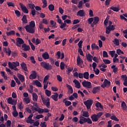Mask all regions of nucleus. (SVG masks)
Instances as JSON below:
<instances>
[{
    "instance_id": "5701e85b",
    "label": "nucleus",
    "mask_w": 127,
    "mask_h": 127,
    "mask_svg": "<svg viewBox=\"0 0 127 127\" xmlns=\"http://www.w3.org/2000/svg\"><path fill=\"white\" fill-rule=\"evenodd\" d=\"M33 101L34 102H37V99H38V96L36 93H32Z\"/></svg>"
},
{
    "instance_id": "13d9d810",
    "label": "nucleus",
    "mask_w": 127,
    "mask_h": 127,
    "mask_svg": "<svg viewBox=\"0 0 127 127\" xmlns=\"http://www.w3.org/2000/svg\"><path fill=\"white\" fill-rule=\"evenodd\" d=\"M82 44H83V41H80L78 43V46L79 49H82Z\"/></svg>"
},
{
    "instance_id": "3c124183",
    "label": "nucleus",
    "mask_w": 127,
    "mask_h": 127,
    "mask_svg": "<svg viewBox=\"0 0 127 127\" xmlns=\"http://www.w3.org/2000/svg\"><path fill=\"white\" fill-rule=\"evenodd\" d=\"M60 68L61 70H64L65 68V64L63 62H61L60 64Z\"/></svg>"
},
{
    "instance_id": "7c9ffc66",
    "label": "nucleus",
    "mask_w": 127,
    "mask_h": 127,
    "mask_svg": "<svg viewBox=\"0 0 127 127\" xmlns=\"http://www.w3.org/2000/svg\"><path fill=\"white\" fill-rule=\"evenodd\" d=\"M90 74H89V72L88 71L85 72L83 73V77L84 79H86V80H88L89 79V75Z\"/></svg>"
},
{
    "instance_id": "8fccbe9b",
    "label": "nucleus",
    "mask_w": 127,
    "mask_h": 127,
    "mask_svg": "<svg viewBox=\"0 0 127 127\" xmlns=\"http://www.w3.org/2000/svg\"><path fill=\"white\" fill-rule=\"evenodd\" d=\"M28 6H29V8H30L32 10L35 9L34 7H35V5H34V4L29 3Z\"/></svg>"
},
{
    "instance_id": "20e7f679",
    "label": "nucleus",
    "mask_w": 127,
    "mask_h": 127,
    "mask_svg": "<svg viewBox=\"0 0 127 127\" xmlns=\"http://www.w3.org/2000/svg\"><path fill=\"white\" fill-rule=\"evenodd\" d=\"M41 66L46 69V70H51L52 69V66L48 63L45 62H42L41 63Z\"/></svg>"
},
{
    "instance_id": "a878e982",
    "label": "nucleus",
    "mask_w": 127,
    "mask_h": 127,
    "mask_svg": "<svg viewBox=\"0 0 127 127\" xmlns=\"http://www.w3.org/2000/svg\"><path fill=\"white\" fill-rule=\"evenodd\" d=\"M76 61L77 65H78V66H79L80 64H81V63H83V60H82V59H81V58L79 56L77 58Z\"/></svg>"
},
{
    "instance_id": "864d4df0",
    "label": "nucleus",
    "mask_w": 127,
    "mask_h": 127,
    "mask_svg": "<svg viewBox=\"0 0 127 127\" xmlns=\"http://www.w3.org/2000/svg\"><path fill=\"white\" fill-rule=\"evenodd\" d=\"M7 4L8 6H12L13 7L15 6V5L12 2H7Z\"/></svg>"
},
{
    "instance_id": "c9c22d12",
    "label": "nucleus",
    "mask_w": 127,
    "mask_h": 127,
    "mask_svg": "<svg viewBox=\"0 0 127 127\" xmlns=\"http://www.w3.org/2000/svg\"><path fill=\"white\" fill-rule=\"evenodd\" d=\"M23 23H27V19H26V15H23V17L21 19Z\"/></svg>"
},
{
    "instance_id": "0eeeda50",
    "label": "nucleus",
    "mask_w": 127,
    "mask_h": 127,
    "mask_svg": "<svg viewBox=\"0 0 127 127\" xmlns=\"http://www.w3.org/2000/svg\"><path fill=\"white\" fill-rule=\"evenodd\" d=\"M106 34H110L111 33V31H113L116 29V25H112V26H107L106 28Z\"/></svg>"
},
{
    "instance_id": "774afa93",
    "label": "nucleus",
    "mask_w": 127,
    "mask_h": 127,
    "mask_svg": "<svg viewBox=\"0 0 127 127\" xmlns=\"http://www.w3.org/2000/svg\"><path fill=\"white\" fill-rule=\"evenodd\" d=\"M80 22V20L78 19H74L73 21V24H77V23H79Z\"/></svg>"
},
{
    "instance_id": "39448f33",
    "label": "nucleus",
    "mask_w": 127,
    "mask_h": 127,
    "mask_svg": "<svg viewBox=\"0 0 127 127\" xmlns=\"http://www.w3.org/2000/svg\"><path fill=\"white\" fill-rule=\"evenodd\" d=\"M4 52H5L6 54H8V56H10L11 54L14 57L17 55V53H16V52L14 51L11 52V51L9 48H8V49H6V48H4Z\"/></svg>"
},
{
    "instance_id": "338daca9",
    "label": "nucleus",
    "mask_w": 127,
    "mask_h": 127,
    "mask_svg": "<svg viewBox=\"0 0 127 127\" xmlns=\"http://www.w3.org/2000/svg\"><path fill=\"white\" fill-rule=\"evenodd\" d=\"M78 52L79 53L80 55L84 56V53H83V51H82V49H78Z\"/></svg>"
},
{
    "instance_id": "9b49d317",
    "label": "nucleus",
    "mask_w": 127,
    "mask_h": 127,
    "mask_svg": "<svg viewBox=\"0 0 127 127\" xmlns=\"http://www.w3.org/2000/svg\"><path fill=\"white\" fill-rule=\"evenodd\" d=\"M77 16H80L81 17H83V16H85L86 15V13L84 10H79L76 13Z\"/></svg>"
},
{
    "instance_id": "cd10ccee",
    "label": "nucleus",
    "mask_w": 127,
    "mask_h": 127,
    "mask_svg": "<svg viewBox=\"0 0 127 127\" xmlns=\"http://www.w3.org/2000/svg\"><path fill=\"white\" fill-rule=\"evenodd\" d=\"M121 107L124 111H127V104H126V102H125V101L122 102L121 104Z\"/></svg>"
},
{
    "instance_id": "e433bc0d",
    "label": "nucleus",
    "mask_w": 127,
    "mask_h": 127,
    "mask_svg": "<svg viewBox=\"0 0 127 127\" xmlns=\"http://www.w3.org/2000/svg\"><path fill=\"white\" fill-rule=\"evenodd\" d=\"M111 69H113L114 73H117V72H118V70H119V68H118V67H116V65H115L111 66Z\"/></svg>"
},
{
    "instance_id": "e2e57ef3",
    "label": "nucleus",
    "mask_w": 127,
    "mask_h": 127,
    "mask_svg": "<svg viewBox=\"0 0 127 127\" xmlns=\"http://www.w3.org/2000/svg\"><path fill=\"white\" fill-rule=\"evenodd\" d=\"M57 80L59 81V82H62V77L60 75H57Z\"/></svg>"
},
{
    "instance_id": "a18cd8bd",
    "label": "nucleus",
    "mask_w": 127,
    "mask_h": 127,
    "mask_svg": "<svg viewBox=\"0 0 127 127\" xmlns=\"http://www.w3.org/2000/svg\"><path fill=\"white\" fill-rule=\"evenodd\" d=\"M42 2L43 3V8H45L47 6V1L46 0H42Z\"/></svg>"
},
{
    "instance_id": "412c9836",
    "label": "nucleus",
    "mask_w": 127,
    "mask_h": 127,
    "mask_svg": "<svg viewBox=\"0 0 127 127\" xmlns=\"http://www.w3.org/2000/svg\"><path fill=\"white\" fill-rule=\"evenodd\" d=\"M66 87L68 89V94H73V88L70 85L66 84Z\"/></svg>"
},
{
    "instance_id": "ea45409f",
    "label": "nucleus",
    "mask_w": 127,
    "mask_h": 127,
    "mask_svg": "<svg viewBox=\"0 0 127 127\" xmlns=\"http://www.w3.org/2000/svg\"><path fill=\"white\" fill-rule=\"evenodd\" d=\"M111 119L113 120V121H115V122H119L120 120L116 117V116H112L111 117Z\"/></svg>"
},
{
    "instance_id": "79ce46f5",
    "label": "nucleus",
    "mask_w": 127,
    "mask_h": 127,
    "mask_svg": "<svg viewBox=\"0 0 127 127\" xmlns=\"http://www.w3.org/2000/svg\"><path fill=\"white\" fill-rule=\"evenodd\" d=\"M23 100L25 104H29V103H30V99L29 98H25Z\"/></svg>"
},
{
    "instance_id": "393cba45",
    "label": "nucleus",
    "mask_w": 127,
    "mask_h": 127,
    "mask_svg": "<svg viewBox=\"0 0 127 127\" xmlns=\"http://www.w3.org/2000/svg\"><path fill=\"white\" fill-rule=\"evenodd\" d=\"M6 34L7 36H10V35H15V31L14 30H11L9 32H6Z\"/></svg>"
},
{
    "instance_id": "dca6fc26",
    "label": "nucleus",
    "mask_w": 127,
    "mask_h": 127,
    "mask_svg": "<svg viewBox=\"0 0 127 127\" xmlns=\"http://www.w3.org/2000/svg\"><path fill=\"white\" fill-rule=\"evenodd\" d=\"M42 100L43 101V103L45 106H46L47 108H50V102L48 101L47 102L45 99L42 98Z\"/></svg>"
},
{
    "instance_id": "c756f323",
    "label": "nucleus",
    "mask_w": 127,
    "mask_h": 127,
    "mask_svg": "<svg viewBox=\"0 0 127 127\" xmlns=\"http://www.w3.org/2000/svg\"><path fill=\"white\" fill-rule=\"evenodd\" d=\"M34 85H36L37 87H39L40 88H41V87H42V85H41V82H39L37 80H35Z\"/></svg>"
},
{
    "instance_id": "c03bdc74",
    "label": "nucleus",
    "mask_w": 127,
    "mask_h": 127,
    "mask_svg": "<svg viewBox=\"0 0 127 127\" xmlns=\"http://www.w3.org/2000/svg\"><path fill=\"white\" fill-rule=\"evenodd\" d=\"M109 55H111L112 57H114L115 56V55L116 54L115 51H110L109 52Z\"/></svg>"
},
{
    "instance_id": "473e14b6",
    "label": "nucleus",
    "mask_w": 127,
    "mask_h": 127,
    "mask_svg": "<svg viewBox=\"0 0 127 127\" xmlns=\"http://www.w3.org/2000/svg\"><path fill=\"white\" fill-rule=\"evenodd\" d=\"M113 42L115 45H116V46H119V45H120V41L117 38H115L114 41H113Z\"/></svg>"
},
{
    "instance_id": "6ab92c4d",
    "label": "nucleus",
    "mask_w": 127,
    "mask_h": 127,
    "mask_svg": "<svg viewBox=\"0 0 127 127\" xmlns=\"http://www.w3.org/2000/svg\"><path fill=\"white\" fill-rule=\"evenodd\" d=\"M91 49L92 50H95V49L99 50L100 48H99V46H98L96 44L93 43L91 44Z\"/></svg>"
},
{
    "instance_id": "f8f14e48",
    "label": "nucleus",
    "mask_w": 127,
    "mask_h": 127,
    "mask_svg": "<svg viewBox=\"0 0 127 127\" xmlns=\"http://www.w3.org/2000/svg\"><path fill=\"white\" fill-rule=\"evenodd\" d=\"M32 108L34 111H35V112H38L39 114H43V113H44V109H42L40 108H37L36 107H32Z\"/></svg>"
},
{
    "instance_id": "72a5a7b5",
    "label": "nucleus",
    "mask_w": 127,
    "mask_h": 127,
    "mask_svg": "<svg viewBox=\"0 0 127 127\" xmlns=\"http://www.w3.org/2000/svg\"><path fill=\"white\" fill-rule=\"evenodd\" d=\"M103 84H105V85H106V87H107V86H108V87H110V85H111V82L110 81L108 80V79H105L104 80Z\"/></svg>"
},
{
    "instance_id": "680f3d73",
    "label": "nucleus",
    "mask_w": 127,
    "mask_h": 127,
    "mask_svg": "<svg viewBox=\"0 0 127 127\" xmlns=\"http://www.w3.org/2000/svg\"><path fill=\"white\" fill-rule=\"evenodd\" d=\"M103 116V113L102 112H99L96 114V116H97V118L98 119H100L102 116Z\"/></svg>"
},
{
    "instance_id": "6e6552de",
    "label": "nucleus",
    "mask_w": 127,
    "mask_h": 127,
    "mask_svg": "<svg viewBox=\"0 0 127 127\" xmlns=\"http://www.w3.org/2000/svg\"><path fill=\"white\" fill-rule=\"evenodd\" d=\"M16 41V45L18 46V47H21V44H24V41L21 38H17Z\"/></svg>"
},
{
    "instance_id": "b1692460",
    "label": "nucleus",
    "mask_w": 127,
    "mask_h": 127,
    "mask_svg": "<svg viewBox=\"0 0 127 127\" xmlns=\"http://www.w3.org/2000/svg\"><path fill=\"white\" fill-rule=\"evenodd\" d=\"M18 78L20 80V81H21V82H24L25 78H24V76H23V75L18 73Z\"/></svg>"
},
{
    "instance_id": "de8ad7c7",
    "label": "nucleus",
    "mask_w": 127,
    "mask_h": 127,
    "mask_svg": "<svg viewBox=\"0 0 127 127\" xmlns=\"http://www.w3.org/2000/svg\"><path fill=\"white\" fill-rule=\"evenodd\" d=\"M30 60H31V62L33 64H35L36 63V61H35V59H34V57L32 56L30 57Z\"/></svg>"
},
{
    "instance_id": "2eb2a0df",
    "label": "nucleus",
    "mask_w": 127,
    "mask_h": 127,
    "mask_svg": "<svg viewBox=\"0 0 127 127\" xmlns=\"http://www.w3.org/2000/svg\"><path fill=\"white\" fill-rule=\"evenodd\" d=\"M121 78L123 79V81H124V82L123 83V84L125 87H127V75H122L121 76Z\"/></svg>"
},
{
    "instance_id": "9d476101",
    "label": "nucleus",
    "mask_w": 127,
    "mask_h": 127,
    "mask_svg": "<svg viewBox=\"0 0 127 127\" xmlns=\"http://www.w3.org/2000/svg\"><path fill=\"white\" fill-rule=\"evenodd\" d=\"M32 73L29 75L30 80H34L37 78V72L35 70H32Z\"/></svg>"
},
{
    "instance_id": "c85d7f7f",
    "label": "nucleus",
    "mask_w": 127,
    "mask_h": 127,
    "mask_svg": "<svg viewBox=\"0 0 127 127\" xmlns=\"http://www.w3.org/2000/svg\"><path fill=\"white\" fill-rule=\"evenodd\" d=\"M86 58H87V60L89 61V62H92V59L93 58V56L91 55V54H88V55H86Z\"/></svg>"
},
{
    "instance_id": "4468645a",
    "label": "nucleus",
    "mask_w": 127,
    "mask_h": 127,
    "mask_svg": "<svg viewBox=\"0 0 127 127\" xmlns=\"http://www.w3.org/2000/svg\"><path fill=\"white\" fill-rule=\"evenodd\" d=\"M21 67L24 71H25V72H28V69H27V65L25 63L22 62L21 64H20Z\"/></svg>"
},
{
    "instance_id": "37998d69",
    "label": "nucleus",
    "mask_w": 127,
    "mask_h": 127,
    "mask_svg": "<svg viewBox=\"0 0 127 127\" xmlns=\"http://www.w3.org/2000/svg\"><path fill=\"white\" fill-rule=\"evenodd\" d=\"M45 94L48 97H50V96H51V91L46 89Z\"/></svg>"
},
{
    "instance_id": "f03ea898",
    "label": "nucleus",
    "mask_w": 127,
    "mask_h": 127,
    "mask_svg": "<svg viewBox=\"0 0 127 127\" xmlns=\"http://www.w3.org/2000/svg\"><path fill=\"white\" fill-rule=\"evenodd\" d=\"M35 22L31 21L29 23V25H27L24 27L27 32L29 33H34L35 32Z\"/></svg>"
},
{
    "instance_id": "49530a36",
    "label": "nucleus",
    "mask_w": 127,
    "mask_h": 127,
    "mask_svg": "<svg viewBox=\"0 0 127 127\" xmlns=\"http://www.w3.org/2000/svg\"><path fill=\"white\" fill-rule=\"evenodd\" d=\"M5 125H6V127H11V121L8 120L5 123Z\"/></svg>"
},
{
    "instance_id": "4d7b16f0",
    "label": "nucleus",
    "mask_w": 127,
    "mask_h": 127,
    "mask_svg": "<svg viewBox=\"0 0 127 127\" xmlns=\"http://www.w3.org/2000/svg\"><path fill=\"white\" fill-rule=\"evenodd\" d=\"M64 104L66 107H68V106H71V105H72V103L69 101H66L64 102Z\"/></svg>"
},
{
    "instance_id": "f3484780",
    "label": "nucleus",
    "mask_w": 127,
    "mask_h": 127,
    "mask_svg": "<svg viewBox=\"0 0 127 127\" xmlns=\"http://www.w3.org/2000/svg\"><path fill=\"white\" fill-rule=\"evenodd\" d=\"M90 118L92 121V122H98L99 121V118L97 117L96 114H94L90 116Z\"/></svg>"
},
{
    "instance_id": "ddd939ff",
    "label": "nucleus",
    "mask_w": 127,
    "mask_h": 127,
    "mask_svg": "<svg viewBox=\"0 0 127 127\" xmlns=\"http://www.w3.org/2000/svg\"><path fill=\"white\" fill-rule=\"evenodd\" d=\"M21 47L24 51H29L30 50V47L27 45L26 44H23Z\"/></svg>"
},
{
    "instance_id": "603ef678",
    "label": "nucleus",
    "mask_w": 127,
    "mask_h": 127,
    "mask_svg": "<svg viewBox=\"0 0 127 127\" xmlns=\"http://www.w3.org/2000/svg\"><path fill=\"white\" fill-rule=\"evenodd\" d=\"M5 70L6 72H8L10 75H12L13 74V72L11 71V70L7 67L5 68Z\"/></svg>"
},
{
    "instance_id": "69168bd1",
    "label": "nucleus",
    "mask_w": 127,
    "mask_h": 127,
    "mask_svg": "<svg viewBox=\"0 0 127 127\" xmlns=\"http://www.w3.org/2000/svg\"><path fill=\"white\" fill-rule=\"evenodd\" d=\"M103 57H105V58H107V57H109V55H108V53L106 51H103Z\"/></svg>"
},
{
    "instance_id": "4c0bfd02",
    "label": "nucleus",
    "mask_w": 127,
    "mask_h": 127,
    "mask_svg": "<svg viewBox=\"0 0 127 127\" xmlns=\"http://www.w3.org/2000/svg\"><path fill=\"white\" fill-rule=\"evenodd\" d=\"M48 8L51 11H53L54 8H55V6H54L53 4H51L49 5Z\"/></svg>"
},
{
    "instance_id": "0e129e2a",
    "label": "nucleus",
    "mask_w": 127,
    "mask_h": 127,
    "mask_svg": "<svg viewBox=\"0 0 127 127\" xmlns=\"http://www.w3.org/2000/svg\"><path fill=\"white\" fill-rule=\"evenodd\" d=\"M46 122H42L40 124V127H47V126L46 125Z\"/></svg>"
},
{
    "instance_id": "423d86ee",
    "label": "nucleus",
    "mask_w": 127,
    "mask_h": 127,
    "mask_svg": "<svg viewBox=\"0 0 127 127\" xmlns=\"http://www.w3.org/2000/svg\"><path fill=\"white\" fill-rule=\"evenodd\" d=\"M9 68L11 69H14V67H17L19 66V62H13L12 63L9 62L8 63Z\"/></svg>"
},
{
    "instance_id": "f257e3e1",
    "label": "nucleus",
    "mask_w": 127,
    "mask_h": 127,
    "mask_svg": "<svg viewBox=\"0 0 127 127\" xmlns=\"http://www.w3.org/2000/svg\"><path fill=\"white\" fill-rule=\"evenodd\" d=\"M82 116H80L79 118V123L80 125H83V124H89V125H92L93 122L90 118V115H89V112L87 111H83L82 112Z\"/></svg>"
},
{
    "instance_id": "6e6d98bb",
    "label": "nucleus",
    "mask_w": 127,
    "mask_h": 127,
    "mask_svg": "<svg viewBox=\"0 0 127 127\" xmlns=\"http://www.w3.org/2000/svg\"><path fill=\"white\" fill-rule=\"evenodd\" d=\"M93 21H94V18L91 17L88 19V24H92Z\"/></svg>"
},
{
    "instance_id": "5fc2aeb1",
    "label": "nucleus",
    "mask_w": 127,
    "mask_h": 127,
    "mask_svg": "<svg viewBox=\"0 0 127 127\" xmlns=\"http://www.w3.org/2000/svg\"><path fill=\"white\" fill-rule=\"evenodd\" d=\"M94 21L95 22V23H96L97 24L98 22H99V21H100V18H99V17H98V16L94 17Z\"/></svg>"
},
{
    "instance_id": "052dcab7",
    "label": "nucleus",
    "mask_w": 127,
    "mask_h": 127,
    "mask_svg": "<svg viewBox=\"0 0 127 127\" xmlns=\"http://www.w3.org/2000/svg\"><path fill=\"white\" fill-rule=\"evenodd\" d=\"M42 118H44V116L43 115H38L36 117V119L37 120H39L40 119H42Z\"/></svg>"
},
{
    "instance_id": "a211bd4d",
    "label": "nucleus",
    "mask_w": 127,
    "mask_h": 127,
    "mask_svg": "<svg viewBox=\"0 0 127 127\" xmlns=\"http://www.w3.org/2000/svg\"><path fill=\"white\" fill-rule=\"evenodd\" d=\"M54 94V95L51 96V98L55 101V102H57V101H58V96H59V95L57 92Z\"/></svg>"
},
{
    "instance_id": "a19ab883",
    "label": "nucleus",
    "mask_w": 127,
    "mask_h": 127,
    "mask_svg": "<svg viewBox=\"0 0 127 127\" xmlns=\"http://www.w3.org/2000/svg\"><path fill=\"white\" fill-rule=\"evenodd\" d=\"M95 106L96 108H100V109H103V105L100 102H97Z\"/></svg>"
},
{
    "instance_id": "bf43d9fd",
    "label": "nucleus",
    "mask_w": 127,
    "mask_h": 127,
    "mask_svg": "<svg viewBox=\"0 0 127 127\" xmlns=\"http://www.w3.org/2000/svg\"><path fill=\"white\" fill-rule=\"evenodd\" d=\"M60 28L63 29V30H66V28H65V26H64V22H62V23L60 24Z\"/></svg>"
},
{
    "instance_id": "aec40b11",
    "label": "nucleus",
    "mask_w": 127,
    "mask_h": 127,
    "mask_svg": "<svg viewBox=\"0 0 127 127\" xmlns=\"http://www.w3.org/2000/svg\"><path fill=\"white\" fill-rule=\"evenodd\" d=\"M43 59L47 60L49 59V54L47 53V52H45L42 55Z\"/></svg>"
},
{
    "instance_id": "f704fd0d",
    "label": "nucleus",
    "mask_w": 127,
    "mask_h": 127,
    "mask_svg": "<svg viewBox=\"0 0 127 127\" xmlns=\"http://www.w3.org/2000/svg\"><path fill=\"white\" fill-rule=\"evenodd\" d=\"M21 10H22L23 12H24V13H28L29 12L28 9L25 6L23 7V8H21Z\"/></svg>"
},
{
    "instance_id": "7ed1b4c3",
    "label": "nucleus",
    "mask_w": 127,
    "mask_h": 127,
    "mask_svg": "<svg viewBox=\"0 0 127 127\" xmlns=\"http://www.w3.org/2000/svg\"><path fill=\"white\" fill-rule=\"evenodd\" d=\"M93 103H94V101L92 100H87L86 101L83 102L84 105L86 106L88 112H91V107H92Z\"/></svg>"
},
{
    "instance_id": "58836bf2",
    "label": "nucleus",
    "mask_w": 127,
    "mask_h": 127,
    "mask_svg": "<svg viewBox=\"0 0 127 127\" xmlns=\"http://www.w3.org/2000/svg\"><path fill=\"white\" fill-rule=\"evenodd\" d=\"M43 84H44V90H46L47 89V87H48V82L43 81Z\"/></svg>"
},
{
    "instance_id": "2f4dec72",
    "label": "nucleus",
    "mask_w": 127,
    "mask_h": 127,
    "mask_svg": "<svg viewBox=\"0 0 127 127\" xmlns=\"http://www.w3.org/2000/svg\"><path fill=\"white\" fill-rule=\"evenodd\" d=\"M110 9H112V10H113V11H116V12H118V11L120 10V8L112 6L110 7Z\"/></svg>"
},
{
    "instance_id": "4be33fe9",
    "label": "nucleus",
    "mask_w": 127,
    "mask_h": 127,
    "mask_svg": "<svg viewBox=\"0 0 127 127\" xmlns=\"http://www.w3.org/2000/svg\"><path fill=\"white\" fill-rule=\"evenodd\" d=\"M7 102L10 105H14V100H12V98L9 97L7 100Z\"/></svg>"
},
{
    "instance_id": "09e8293b",
    "label": "nucleus",
    "mask_w": 127,
    "mask_h": 127,
    "mask_svg": "<svg viewBox=\"0 0 127 127\" xmlns=\"http://www.w3.org/2000/svg\"><path fill=\"white\" fill-rule=\"evenodd\" d=\"M103 61L104 63V64H111V61H110L109 60H106V59H103Z\"/></svg>"
},
{
    "instance_id": "bb28decb",
    "label": "nucleus",
    "mask_w": 127,
    "mask_h": 127,
    "mask_svg": "<svg viewBox=\"0 0 127 127\" xmlns=\"http://www.w3.org/2000/svg\"><path fill=\"white\" fill-rule=\"evenodd\" d=\"M99 90H100V86L95 87L92 90V93L93 94H96Z\"/></svg>"
},
{
    "instance_id": "1a4fd4ad",
    "label": "nucleus",
    "mask_w": 127,
    "mask_h": 127,
    "mask_svg": "<svg viewBox=\"0 0 127 127\" xmlns=\"http://www.w3.org/2000/svg\"><path fill=\"white\" fill-rule=\"evenodd\" d=\"M82 85L83 87H85L88 89H91V88H92V83H91L90 81L84 80L82 82Z\"/></svg>"
}]
</instances>
